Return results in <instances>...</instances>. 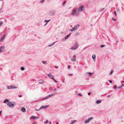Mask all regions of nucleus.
Returning <instances> with one entry per match:
<instances>
[{"label":"nucleus","instance_id":"obj_24","mask_svg":"<svg viewBox=\"0 0 124 124\" xmlns=\"http://www.w3.org/2000/svg\"><path fill=\"white\" fill-rule=\"evenodd\" d=\"M76 30V29L74 27L73 28L71 29L70 30L71 31H75Z\"/></svg>","mask_w":124,"mask_h":124},{"label":"nucleus","instance_id":"obj_41","mask_svg":"<svg viewBox=\"0 0 124 124\" xmlns=\"http://www.w3.org/2000/svg\"><path fill=\"white\" fill-rule=\"evenodd\" d=\"M66 3V1H65L63 3V6Z\"/></svg>","mask_w":124,"mask_h":124},{"label":"nucleus","instance_id":"obj_38","mask_svg":"<svg viewBox=\"0 0 124 124\" xmlns=\"http://www.w3.org/2000/svg\"><path fill=\"white\" fill-rule=\"evenodd\" d=\"M79 96H82V95L80 93H78L77 94Z\"/></svg>","mask_w":124,"mask_h":124},{"label":"nucleus","instance_id":"obj_19","mask_svg":"<svg viewBox=\"0 0 124 124\" xmlns=\"http://www.w3.org/2000/svg\"><path fill=\"white\" fill-rule=\"evenodd\" d=\"M21 111L23 112L26 111V109L24 108H21Z\"/></svg>","mask_w":124,"mask_h":124},{"label":"nucleus","instance_id":"obj_35","mask_svg":"<svg viewBox=\"0 0 124 124\" xmlns=\"http://www.w3.org/2000/svg\"><path fill=\"white\" fill-rule=\"evenodd\" d=\"M105 46V45H101V46L100 47L101 48H102Z\"/></svg>","mask_w":124,"mask_h":124},{"label":"nucleus","instance_id":"obj_15","mask_svg":"<svg viewBox=\"0 0 124 124\" xmlns=\"http://www.w3.org/2000/svg\"><path fill=\"white\" fill-rule=\"evenodd\" d=\"M12 85H10L9 86H7V88L8 89H12Z\"/></svg>","mask_w":124,"mask_h":124},{"label":"nucleus","instance_id":"obj_9","mask_svg":"<svg viewBox=\"0 0 124 124\" xmlns=\"http://www.w3.org/2000/svg\"><path fill=\"white\" fill-rule=\"evenodd\" d=\"M56 12L54 11H51L50 12V14L51 16H53L55 13Z\"/></svg>","mask_w":124,"mask_h":124},{"label":"nucleus","instance_id":"obj_59","mask_svg":"<svg viewBox=\"0 0 124 124\" xmlns=\"http://www.w3.org/2000/svg\"><path fill=\"white\" fill-rule=\"evenodd\" d=\"M121 86H122V87L123 86H124V84H122V85Z\"/></svg>","mask_w":124,"mask_h":124},{"label":"nucleus","instance_id":"obj_47","mask_svg":"<svg viewBox=\"0 0 124 124\" xmlns=\"http://www.w3.org/2000/svg\"><path fill=\"white\" fill-rule=\"evenodd\" d=\"M104 8H102L100 11H101L103 10Z\"/></svg>","mask_w":124,"mask_h":124},{"label":"nucleus","instance_id":"obj_61","mask_svg":"<svg viewBox=\"0 0 124 124\" xmlns=\"http://www.w3.org/2000/svg\"><path fill=\"white\" fill-rule=\"evenodd\" d=\"M51 124V122H49V124Z\"/></svg>","mask_w":124,"mask_h":124},{"label":"nucleus","instance_id":"obj_3","mask_svg":"<svg viewBox=\"0 0 124 124\" xmlns=\"http://www.w3.org/2000/svg\"><path fill=\"white\" fill-rule=\"evenodd\" d=\"M78 46V43L77 42H76L75 44L70 49L72 50H75L76 49Z\"/></svg>","mask_w":124,"mask_h":124},{"label":"nucleus","instance_id":"obj_52","mask_svg":"<svg viewBox=\"0 0 124 124\" xmlns=\"http://www.w3.org/2000/svg\"><path fill=\"white\" fill-rule=\"evenodd\" d=\"M73 57H74V58H75L76 57V56L75 55H73Z\"/></svg>","mask_w":124,"mask_h":124},{"label":"nucleus","instance_id":"obj_29","mask_svg":"<svg viewBox=\"0 0 124 124\" xmlns=\"http://www.w3.org/2000/svg\"><path fill=\"white\" fill-rule=\"evenodd\" d=\"M5 46H1L0 47V48H1V49H4V48H5Z\"/></svg>","mask_w":124,"mask_h":124},{"label":"nucleus","instance_id":"obj_36","mask_svg":"<svg viewBox=\"0 0 124 124\" xmlns=\"http://www.w3.org/2000/svg\"><path fill=\"white\" fill-rule=\"evenodd\" d=\"M44 1L45 0H42L41 1H40V3H42L44 2Z\"/></svg>","mask_w":124,"mask_h":124},{"label":"nucleus","instance_id":"obj_49","mask_svg":"<svg viewBox=\"0 0 124 124\" xmlns=\"http://www.w3.org/2000/svg\"><path fill=\"white\" fill-rule=\"evenodd\" d=\"M122 87V86H120V87H118V89L121 88Z\"/></svg>","mask_w":124,"mask_h":124},{"label":"nucleus","instance_id":"obj_33","mask_svg":"<svg viewBox=\"0 0 124 124\" xmlns=\"http://www.w3.org/2000/svg\"><path fill=\"white\" fill-rule=\"evenodd\" d=\"M17 88V86L16 87H15V86H13L12 85V89H16Z\"/></svg>","mask_w":124,"mask_h":124},{"label":"nucleus","instance_id":"obj_23","mask_svg":"<svg viewBox=\"0 0 124 124\" xmlns=\"http://www.w3.org/2000/svg\"><path fill=\"white\" fill-rule=\"evenodd\" d=\"M51 20V19H49L48 20H45L44 21L45 22H46V23H47Z\"/></svg>","mask_w":124,"mask_h":124},{"label":"nucleus","instance_id":"obj_39","mask_svg":"<svg viewBox=\"0 0 124 124\" xmlns=\"http://www.w3.org/2000/svg\"><path fill=\"white\" fill-rule=\"evenodd\" d=\"M3 22L2 21H1L0 22V26L1 25L3 24Z\"/></svg>","mask_w":124,"mask_h":124},{"label":"nucleus","instance_id":"obj_48","mask_svg":"<svg viewBox=\"0 0 124 124\" xmlns=\"http://www.w3.org/2000/svg\"><path fill=\"white\" fill-rule=\"evenodd\" d=\"M109 82L110 83H112V81L110 80H109Z\"/></svg>","mask_w":124,"mask_h":124},{"label":"nucleus","instance_id":"obj_7","mask_svg":"<svg viewBox=\"0 0 124 124\" xmlns=\"http://www.w3.org/2000/svg\"><path fill=\"white\" fill-rule=\"evenodd\" d=\"M49 106V105H47L45 106H42L39 108V110L42 109L46 108H48Z\"/></svg>","mask_w":124,"mask_h":124},{"label":"nucleus","instance_id":"obj_46","mask_svg":"<svg viewBox=\"0 0 124 124\" xmlns=\"http://www.w3.org/2000/svg\"><path fill=\"white\" fill-rule=\"evenodd\" d=\"M48 95L50 96V97H51V96H53V94H52H52H50V95Z\"/></svg>","mask_w":124,"mask_h":124},{"label":"nucleus","instance_id":"obj_55","mask_svg":"<svg viewBox=\"0 0 124 124\" xmlns=\"http://www.w3.org/2000/svg\"><path fill=\"white\" fill-rule=\"evenodd\" d=\"M70 65H69V66H68V69H69V68H70Z\"/></svg>","mask_w":124,"mask_h":124},{"label":"nucleus","instance_id":"obj_57","mask_svg":"<svg viewBox=\"0 0 124 124\" xmlns=\"http://www.w3.org/2000/svg\"><path fill=\"white\" fill-rule=\"evenodd\" d=\"M116 9H117V11H119V8H116Z\"/></svg>","mask_w":124,"mask_h":124},{"label":"nucleus","instance_id":"obj_22","mask_svg":"<svg viewBox=\"0 0 124 124\" xmlns=\"http://www.w3.org/2000/svg\"><path fill=\"white\" fill-rule=\"evenodd\" d=\"M87 73L88 74H89L88 76H91V75L93 74V72L91 73V72H87Z\"/></svg>","mask_w":124,"mask_h":124},{"label":"nucleus","instance_id":"obj_4","mask_svg":"<svg viewBox=\"0 0 124 124\" xmlns=\"http://www.w3.org/2000/svg\"><path fill=\"white\" fill-rule=\"evenodd\" d=\"M39 118V117L38 116H31L30 118V120H36Z\"/></svg>","mask_w":124,"mask_h":124},{"label":"nucleus","instance_id":"obj_16","mask_svg":"<svg viewBox=\"0 0 124 124\" xmlns=\"http://www.w3.org/2000/svg\"><path fill=\"white\" fill-rule=\"evenodd\" d=\"M101 100H99L97 101L96 102V103L97 104H99L101 103Z\"/></svg>","mask_w":124,"mask_h":124},{"label":"nucleus","instance_id":"obj_18","mask_svg":"<svg viewBox=\"0 0 124 124\" xmlns=\"http://www.w3.org/2000/svg\"><path fill=\"white\" fill-rule=\"evenodd\" d=\"M96 55L94 54H93L92 56V58L94 60V59L96 58Z\"/></svg>","mask_w":124,"mask_h":124},{"label":"nucleus","instance_id":"obj_58","mask_svg":"<svg viewBox=\"0 0 124 124\" xmlns=\"http://www.w3.org/2000/svg\"><path fill=\"white\" fill-rule=\"evenodd\" d=\"M121 83H124V81H121Z\"/></svg>","mask_w":124,"mask_h":124},{"label":"nucleus","instance_id":"obj_12","mask_svg":"<svg viewBox=\"0 0 124 124\" xmlns=\"http://www.w3.org/2000/svg\"><path fill=\"white\" fill-rule=\"evenodd\" d=\"M9 102V100L8 99H5L3 101V102L5 103H6L7 102Z\"/></svg>","mask_w":124,"mask_h":124},{"label":"nucleus","instance_id":"obj_11","mask_svg":"<svg viewBox=\"0 0 124 124\" xmlns=\"http://www.w3.org/2000/svg\"><path fill=\"white\" fill-rule=\"evenodd\" d=\"M71 34V33H70L69 34L67 35L65 37H64V39H63V40H64V39H68V38L69 37V36H70V35Z\"/></svg>","mask_w":124,"mask_h":124},{"label":"nucleus","instance_id":"obj_17","mask_svg":"<svg viewBox=\"0 0 124 124\" xmlns=\"http://www.w3.org/2000/svg\"><path fill=\"white\" fill-rule=\"evenodd\" d=\"M76 120H74L71 121L70 123V124H73L77 121Z\"/></svg>","mask_w":124,"mask_h":124},{"label":"nucleus","instance_id":"obj_26","mask_svg":"<svg viewBox=\"0 0 124 124\" xmlns=\"http://www.w3.org/2000/svg\"><path fill=\"white\" fill-rule=\"evenodd\" d=\"M76 30V29L74 27L73 28L71 29L70 30L71 31H75Z\"/></svg>","mask_w":124,"mask_h":124},{"label":"nucleus","instance_id":"obj_20","mask_svg":"<svg viewBox=\"0 0 124 124\" xmlns=\"http://www.w3.org/2000/svg\"><path fill=\"white\" fill-rule=\"evenodd\" d=\"M44 83L43 80L42 79L39 80V84H42Z\"/></svg>","mask_w":124,"mask_h":124},{"label":"nucleus","instance_id":"obj_54","mask_svg":"<svg viewBox=\"0 0 124 124\" xmlns=\"http://www.w3.org/2000/svg\"><path fill=\"white\" fill-rule=\"evenodd\" d=\"M54 68H58V66H55L54 67Z\"/></svg>","mask_w":124,"mask_h":124},{"label":"nucleus","instance_id":"obj_37","mask_svg":"<svg viewBox=\"0 0 124 124\" xmlns=\"http://www.w3.org/2000/svg\"><path fill=\"white\" fill-rule=\"evenodd\" d=\"M117 87V86L116 85H115L114 86L113 88H114V89H115Z\"/></svg>","mask_w":124,"mask_h":124},{"label":"nucleus","instance_id":"obj_2","mask_svg":"<svg viewBox=\"0 0 124 124\" xmlns=\"http://www.w3.org/2000/svg\"><path fill=\"white\" fill-rule=\"evenodd\" d=\"M15 103L14 101L9 102L7 104V105L9 107H13L15 106Z\"/></svg>","mask_w":124,"mask_h":124},{"label":"nucleus","instance_id":"obj_25","mask_svg":"<svg viewBox=\"0 0 124 124\" xmlns=\"http://www.w3.org/2000/svg\"><path fill=\"white\" fill-rule=\"evenodd\" d=\"M76 30V29L74 27L73 28L71 29L70 30L71 31H75Z\"/></svg>","mask_w":124,"mask_h":124},{"label":"nucleus","instance_id":"obj_30","mask_svg":"<svg viewBox=\"0 0 124 124\" xmlns=\"http://www.w3.org/2000/svg\"><path fill=\"white\" fill-rule=\"evenodd\" d=\"M113 70H111L110 73V75H111L113 73Z\"/></svg>","mask_w":124,"mask_h":124},{"label":"nucleus","instance_id":"obj_60","mask_svg":"<svg viewBox=\"0 0 124 124\" xmlns=\"http://www.w3.org/2000/svg\"><path fill=\"white\" fill-rule=\"evenodd\" d=\"M54 91H56V89H55H55H54Z\"/></svg>","mask_w":124,"mask_h":124},{"label":"nucleus","instance_id":"obj_31","mask_svg":"<svg viewBox=\"0 0 124 124\" xmlns=\"http://www.w3.org/2000/svg\"><path fill=\"white\" fill-rule=\"evenodd\" d=\"M76 60L75 58H73L71 59V60L72 61H75Z\"/></svg>","mask_w":124,"mask_h":124},{"label":"nucleus","instance_id":"obj_32","mask_svg":"<svg viewBox=\"0 0 124 124\" xmlns=\"http://www.w3.org/2000/svg\"><path fill=\"white\" fill-rule=\"evenodd\" d=\"M53 80H54V81L55 82L57 83L58 82V81H57V80H56L54 79V78H53Z\"/></svg>","mask_w":124,"mask_h":124},{"label":"nucleus","instance_id":"obj_45","mask_svg":"<svg viewBox=\"0 0 124 124\" xmlns=\"http://www.w3.org/2000/svg\"><path fill=\"white\" fill-rule=\"evenodd\" d=\"M37 123V122L36 121H35L33 123H32L33 124H36Z\"/></svg>","mask_w":124,"mask_h":124},{"label":"nucleus","instance_id":"obj_21","mask_svg":"<svg viewBox=\"0 0 124 124\" xmlns=\"http://www.w3.org/2000/svg\"><path fill=\"white\" fill-rule=\"evenodd\" d=\"M56 42H56H54L52 44L48 45V46L51 47V46H52L53 45H54L55 44V43Z\"/></svg>","mask_w":124,"mask_h":124},{"label":"nucleus","instance_id":"obj_53","mask_svg":"<svg viewBox=\"0 0 124 124\" xmlns=\"http://www.w3.org/2000/svg\"><path fill=\"white\" fill-rule=\"evenodd\" d=\"M69 75L70 76H72L73 75V74H69Z\"/></svg>","mask_w":124,"mask_h":124},{"label":"nucleus","instance_id":"obj_34","mask_svg":"<svg viewBox=\"0 0 124 124\" xmlns=\"http://www.w3.org/2000/svg\"><path fill=\"white\" fill-rule=\"evenodd\" d=\"M48 122V121L47 120H46V121H45V122H44V123L45 124H46V123H47Z\"/></svg>","mask_w":124,"mask_h":124},{"label":"nucleus","instance_id":"obj_5","mask_svg":"<svg viewBox=\"0 0 124 124\" xmlns=\"http://www.w3.org/2000/svg\"><path fill=\"white\" fill-rule=\"evenodd\" d=\"M93 119V117H90L87 120H86L85 121V123H89L90 122L91 120Z\"/></svg>","mask_w":124,"mask_h":124},{"label":"nucleus","instance_id":"obj_63","mask_svg":"<svg viewBox=\"0 0 124 124\" xmlns=\"http://www.w3.org/2000/svg\"><path fill=\"white\" fill-rule=\"evenodd\" d=\"M19 96L20 97H22V95H20Z\"/></svg>","mask_w":124,"mask_h":124},{"label":"nucleus","instance_id":"obj_40","mask_svg":"<svg viewBox=\"0 0 124 124\" xmlns=\"http://www.w3.org/2000/svg\"><path fill=\"white\" fill-rule=\"evenodd\" d=\"M114 13L115 15L116 16H117V14H116V11H114Z\"/></svg>","mask_w":124,"mask_h":124},{"label":"nucleus","instance_id":"obj_64","mask_svg":"<svg viewBox=\"0 0 124 124\" xmlns=\"http://www.w3.org/2000/svg\"><path fill=\"white\" fill-rule=\"evenodd\" d=\"M47 24L46 23L44 25V26H45Z\"/></svg>","mask_w":124,"mask_h":124},{"label":"nucleus","instance_id":"obj_43","mask_svg":"<svg viewBox=\"0 0 124 124\" xmlns=\"http://www.w3.org/2000/svg\"><path fill=\"white\" fill-rule=\"evenodd\" d=\"M37 123V122L36 121H35L33 123H32L33 124H36Z\"/></svg>","mask_w":124,"mask_h":124},{"label":"nucleus","instance_id":"obj_27","mask_svg":"<svg viewBox=\"0 0 124 124\" xmlns=\"http://www.w3.org/2000/svg\"><path fill=\"white\" fill-rule=\"evenodd\" d=\"M42 63L43 64H45L46 63V62L45 61H43L42 62Z\"/></svg>","mask_w":124,"mask_h":124},{"label":"nucleus","instance_id":"obj_42","mask_svg":"<svg viewBox=\"0 0 124 124\" xmlns=\"http://www.w3.org/2000/svg\"><path fill=\"white\" fill-rule=\"evenodd\" d=\"M112 19L113 21H116V18H114L113 17L112 18Z\"/></svg>","mask_w":124,"mask_h":124},{"label":"nucleus","instance_id":"obj_50","mask_svg":"<svg viewBox=\"0 0 124 124\" xmlns=\"http://www.w3.org/2000/svg\"><path fill=\"white\" fill-rule=\"evenodd\" d=\"M2 50H1V49L0 48V53L1 52H2Z\"/></svg>","mask_w":124,"mask_h":124},{"label":"nucleus","instance_id":"obj_44","mask_svg":"<svg viewBox=\"0 0 124 124\" xmlns=\"http://www.w3.org/2000/svg\"><path fill=\"white\" fill-rule=\"evenodd\" d=\"M37 123V122L36 121H35L33 123H32L33 124H36Z\"/></svg>","mask_w":124,"mask_h":124},{"label":"nucleus","instance_id":"obj_14","mask_svg":"<svg viewBox=\"0 0 124 124\" xmlns=\"http://www.w3.org/2000/svg\"><path fill=\"white\" fill-rule=\"evenodd\" d=\"M79 24H77L75 25L74 27L75 28L76 30L79 27Z\"/></svg>","mask_w":124,"mask_h":124},{"label":"nucleus","instance_id":"obj_6","mask_svg":"<svg viewBox=\"0 0 124 124\" xmlns=\"http://www.w3.org/2000/svg\"><path fill=\"white\" fill-rule=\"evenodd\" d=\"M85 7L83 5H82L80 6L79 8H78L79 10V12H81L84 9Z\"/></svg>","mask_w":124,"mask_h":124},{"label":"nucleus","instance_id":"obj_10","mask_svg":"<svg viewBox=\"0 0 124 124\" xmlns=\"http://www.w3.org/2000/svg\"><path fill=\"white\" fill-rule=\"evenodd\" d=\"M5 34H4L2 37V38L1 39H0V42H2L3 40L4 39H5Z\"/></svg>","mask_w":124,"mask_h":124},{"label":"nucleus","instance_id":"obj_62","mask_svg":"<svg viewBox=\"0 0 124 124\" xmlns=\"http://www.w3.org/2000/svg\"><path fill=\"white\" fill-rule=\"evenodd\" d=\"M79 34V33H77L76 34V35H78Z\"/></svg>","mask_w":124,"mask_h":124},{"label":"nucleus","instance_id":"obj_56","mask_svg":"<svg viewBox=\"0 0 124 124\" xmlns=\"http://www.w3.org/2000/svg\"><path fill=\"white\" fill-rule=\"evenodd\" d=\"M88 95H90L91 94V93H88Z\"/></svg>","mask_w":124,"mask_h":124},{"label":"nucleus","instance_id":"obj_1","mask_svg":"<svg viewBox=\"0 0 124 124\" xmlns=\"http://www.w3.org/2000/svg\"><path fill=\"white\" fill-rule=\"evenodd\" d=\"M79 12L78 8H75L72 12L71 15L72 16H78Z\"/></svg>","mask_w":124,"mask_h":124},{"label":"nucleus","instance_id":"obj_28","mask_svg":"<svg viewBox=\"0 0 124 124\" xmlns=\"http://www.w3.org/2000/svg\"><path fill=\"white\" fill-rule=\"evenodd\" d=\"M24 68L23 67H22L21 68V70L23 71L24 70Z\"/></svg>","mask_w":124,"mask_h":124},{"label":"nucleus","instance_id":"obj_13","mask_svg":"<svg viewBox=\"0 0 124 124\" xmlns=\"http://www.w3.org/2000/svg\"><path fill=\"white\" fill-rule=\"evenodd\" d=\"M49 97H50V96L49 95H48V96H46V97H44V98H43L42 99V100H45V99H47L48 98H49Z\"/></svg>","mask_w":124,"mask_h":124},{"label":"nucleus","instance_id":"obj_51","mask_svg":"<svg viewBox=\"0 0 124 124\" xmlns=\"http://www.w3.org/2000/svg\"><path fill=\"white\" fill-rule=\"evenodd\" d=\"M56 93H53L52 94H53V95H55L56 94Z\"/></svg>","mask_w":124,"mask_h":124},{"label":"nucleus","instance_id":"obj_8","mask_svg":"<svg viewBox=\"0 0 124 124\" xmlns=\"http://www.w3.org/2000/svg\"><path fill=\"white\" fill-rule=\"evenodd\" d=\"M47 76L49 78H51L52 79H53V78H54V76L52 75L51 74H48L47 75Z\"/></svg>","mask_w":124,"mask_h":124}]
</instances>
